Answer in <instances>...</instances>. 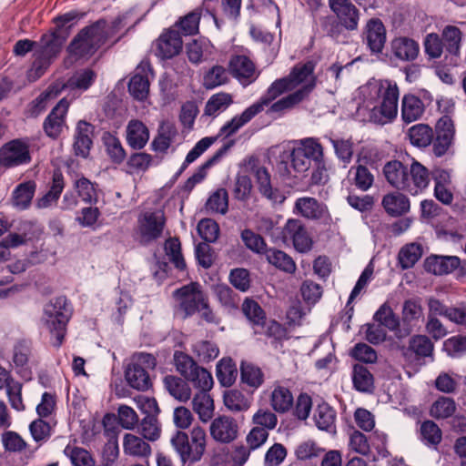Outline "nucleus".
Listing matches in <instances>:
<instances>
[{
	"label": "nucleus",
	"instance_id": "obj_1",
	"mask_svg": "<svg viewBox=\"0 0 466 466\" xmlns=\"http://www.w3.org/2000/svg\"><path fill=\"white\" fill-rule=\"evenodd\" d=\"M120 24L116 20L109 28L105 20H98L90 26L84 28L68 46V52L76 57H85L93 55L105 43Z\"/></svg>",
	"mask_w": 466,
	"mask_h": 466
},
{
	"label": "nucleus",
	"instance_id": "obj_2",
	"mask_svg": "<svg viewBox=\"0 0 466 466\" xmlns=\"http://www.w3.org/2000/svg\"><path fill=\"white\" fill-rule=\"evenodd\" d=\"M66 37L58 31L44 35L39 42H36L35 49V60L28 71V79L35 81L42 76L53 60L60 53Z\"/></svg>",
	"mask_w": 466,
	"mask_h": 466
},
{
	"label": "nucleus",
	"instance_id": "obj_3",
	"mask_svg": "<svg viewBox=\"0 0 466 466\" xmlns=\"http://www.w3.org/2000/svg\"><path fill=\"white\" fill-rule=\"evenodd\" d=\"M71 316V309L65 297H58L47 303L44 309V324L55 338L52 342L59 347L66 335V327Z\"/></svg>",
	"mask_w": 466,
	"mask_h": 466
},
{
	"label": "nucleus",
	"instance_id": "obj_4",
	"mask_svg": "<svg viewBox=\"0 0 466 466\" xmlns=\"http://www.w3.org/2000/svg\"><path fill=\"white\" fill-rule=\"evenodd\" d=\"M386 90L380 99L370 108V120L375 124L386 125L392 122L398 115L399 88L386 85Z\"/></svg>",
	"mask_w": 466,
	"mask_h": 466
},
{
	"label": "nucleus",
	"instance_id": "obj_5",
	"mask_svg": "<svg viewBox=\"0 0 466 466\" xmlns=\"http://www.w3.org/2000/svg\"><path fill=\"white\" fill-rule=\"evenodd\" d=\"M166 218L162 210L146 211L137 218L136 238L142 245H147L162 235Z\"/></svg>",
	"mask_w": 466,
	"mask_h": 466
},
{
	"label": "nucleus",
	"instance_id": "obj_6",
	"mask_svg": "<svg viewBox=\"0 0 466 466\" xmlns=\"http://www.w3.org/2000/svg\"><path fill=\"white\" fill-rule=\"evenodd\" d=\"M245 167L247 171L254 175L258 191L264 198L273 205H281L285 201V195L279 189L272 187L268 169L259 164L257 157H248L245 160Z\"/></svg>",
	"mask_w": 466,
	"mask_h": 466
},
{
	"label": "nucleus",
	"instance_id": "obj_7",
	"mask_svg": "<svg viewBox=\"0 0 466 466\" xmlns=\"http://www.w3.org/2000/svg\"><path fill=\"white\" fill-rule=\"evenodd\" d=\"M31 161L29 144L22 139H14L0 148V165L13 167Z\"/></svg>",
	"mask_w": 466,
	"mask_h": 466
},
{
	"label": "nucleus",
	"instance_id": "obj_8",
	"mask_svg": "<svg viewBox=\"0 0 466 466\" xmlns=\"http://www.w3.org/2000/svg\"><path fill=\"white\" fill-rule=\"evenodd\" d=\"M315 65L311 61L304 64L296 65L289 75L287 76L292 89L298 88L295 92H303L304 99H307L309 94L316 86V77L314 76Z\"/></svg>",
	"mask_w": 466,
	"mask_h": 466
},
{
	"label": "nucleus",
	"instance_id": "obj_9",
	"mask_svg": "<svg viewBox=\"0 0 466 466\" xmlns=\"http://www.w3.org/2000/svg\"><path fill=\"white\" fill-rule=\"evenodd\" d=\"M424 312L420 301L416 299H406L402 304L400 329L397 331L398 338L409 336L423 320Z\"/></svg>",
	"mask_w": 466,
	"mask_h": 466
},
{
	"label": "nucleus",
	"instance_id": "obj_10",
	"mask_svg": "<svg viewBox=\"0 0 466 466\" xmlns=\"http://www.w3.org/2000/svg\"><path fill=\"white\" fill-rule=\"evenodd\" d=\"M174 295L177 298L181 309L186 316H191L208 300L207 295L199 284L192 282L177 289Z\"/></svg>",
	"mask_w": 466,
	"mask_h": 466
},
{
	"label": "nucleus",
	"instance_id": "obj_11",
	"mask_svg": "<svg viewBox=\"0 0 466 466\" xmlns=\"http://www.w3.org/2000/svg\"><path fill=\"white\" fill-rule=\"evenodd\" d=\"M239 427L237 420L228 415H219L209 425L211 438L219 443L233 442L238 436Z\"/></svg>",
	"mask_w": 466,
	"mask_h": 466
},
{
	"label": "nucleus",
	"instance_id": "obj_12",
	"mask_svg": "<svg viewBox=\"0 0 466 466\" xmlns=\"http://www.w3.org/2000/svg\"><path fill=\"white\" fill-rule=\"evenodd\" d=\"M329 6L342 27L349 31L358 28L360 12L350 0H329Z\"/></svg>",
	"mask_w": 466,
	"mask_h": 466
},
{
	"label": "nucleus",
	"instance_id": "obj_13",
	"mask_svg": "<svg viewBox=\"0 0 466 466\" xmlns=\"http://www.w3.org/2000/svg\"><path fill=\"white\" fill-rule=\"evenodd\" d=\"M282 238L285 241L291 240L299 252L310 250L312 240L302 223L298 219H289L282 229Z\"/></svg>",
	"mask_w": 466,
	"mask_h": 466
},
{
	"label": "nucleus",
	"instance_id": "obj_14",
	"mask_svg": "<svg viewBox=\"0 0 466 466\" xmlns=\"http://www.w3.org/2000/svg\"><path fill=\"white\" fill-rule=\"evenodd\" d=\"M362 38L373 54H380L386 43V29L379 18L370 19L364 26Z\"/></svg>",
	"mask_w": 466,
	"mask_h": 466
},
{
	"label": "nucleus",
	"instance_id": "obj_15",
	"mask_svg": "<svg viewBox=\"0 0 466 466\" xmlns=\"http://www.w3.org/2000/svg\"><path fill=\"white\" fill-rule=\"evenodd\" d=\"M228 70L243 86L251 84L258 76L254 63L248 56L242 55H237L230 58Z\"/></svg>",
	"mask_w": 466,
	"mask_h": 466
},
{
	"label": "nucleus",
	"instance_id": "obj_16",
	"mask_svg": "<svg viewBox=\"0 0 466 466\" xmlns=\"http://www.w3.org/2000/svg\"><path fill=\"white\" fill-rule=\"evenodd\" d=\"M394 83L388 80H371L361 86L358 89L357 99L359 101V109L370 108L378 102L386 90V85H393Z\"/></svg>",
	"mask_w": 466,
	"mask_h": 466
},
{
	"label": "nucleus",
	"instance_id": "obj_17",
	"mask_svg": "<svg viewBox=\"0 0 466 466\" xmlns=\"http://www.w3.org/2000/svg\"><path fill=\"white\" fill-rule=\"evenodd\" d=\"M430 183L429 170L418 161H412L408 167V176H406L405 187L403 191L411 195L421 193Z\"/></svg>",
	"mask_w": 466,
	"mask_h": 466
},
{
	"label": "nucleus",
	"instance_id": "obj_18",
	"mask_svg": "<svg viewBox=\"0 0 466 466\" xmlns=\"http://www.w3.org/2000/svg\"><path fill=\"white\" fill-rule=\"evenodd\" d=\"M436 139L433 152L437 157L443 156L451 147L454 137L453 122L448 116H441L436 124Z\"/></svg>",
	"mask_w": 466,
	"mask_h": 466
},
{
	"label": "nucleus",
	"instance_id": "obj_19",
	"mask_svg": "<svg viewBox=\"0 0 466 466\" xmlns=\"http://www.w3.org/2000/svg\"><path fill=\"white\" fill-rule=\"evenodd\" d=\"M183 42L176 30L164 32L156 41V55L161 59H169L178 55L182 50Z\"/></svg>",
	"mask_w": 466,
	"mask_h": 466
},
{
	"label": "nucleus",
	"instance_id": "obj_20",
	"mask_svg": "<svg viewBox=\"0 0 466 466\" xmlns=\"http://www.w3.org/2000/svg\"><path fill=\"white\" fill-rule=\"evenodd\" d=\"M293 212L311 220L323 219L329 216L327 206L310 197L298 198Z\"/></svg>",
	"mask_w": 466,
	"mask_h": 466
},
{
	"label": "nucleus",
	"instance_id": "obj_21",
	"mask_svg": "<svg viewBox=\"0 0 466 466\" xmlns=\"http://www.w3.org/2000/svg\"><path fill=\"white\" fill-rule=\"evenodd\" d=\"M68 102L61 99L52 109L44 122V130L51 138H56L60 136L66 125L65 116L68 109Z\"/></svg>",
	"mask_w": 466,
	"mask_h": 466
},
{
	"label": "nucleus",
	"instance_id": "obj_22",
	"mask_svg": "<svg viewBox=\"0 0 466 466\" xmlns=\"http://www.w3.org/2000/svg\"><path fill=\"white\" fill-rule=\"evenodd\" d=\"M93 129V126L84 120H80L77 123L73 144V149L76 156L86 158L89 155L92 146L91 136Z\"/></svg>",
	"mask_w": 466,
	"mask_h": 466
},
{
	"label": "nucleus",
	"instance_id": "obj_23",
	"mask_svg": "<svg viewBox=\"0 0 466 466\" xmlns=\"http://www.w3.org/2000/svg\"><path fill=\"white\" fill-rule=\"evenodd\" d=\"M122 445L124 453L134 458H147L152 452L148 442L133 433L124 434Z\"/></svg>",
	"mask_w": 466,
	"mask_h": 466
},
{
	"label": "nucleus",
	"instance_id": "obj_24",
	"mask_svg": "<svg viewBox=\"0 0 466 466\" xmlns=\"http://www.w3.org/2000/svg\"><path fill=\"white\" fill-rule=\"evenodd\" d=\"M259 113L258 105H251L246 108L241 115L234 116L227 122L219 130L218 137H228L235 134L243 126L248 123L255 116Z\"/></svg>",
	"mask_w": 466,
	"mask_h": 466
},
{
	"label": "nucleus",
	"instance_id": "obj_25",
	"mask_svg": "<svg viewBox=\"0 0 466 466\" xmlns=\"http://www.w3.org/2000/svg\"><path fill=\"white\" fill-rule=\"evenodd\" d=\"M383 175L391 187L403 191L408 167L398 160L389 161L383 167Z\"/></svg>",
	"mask_w": 466,
	"mask_h": 466
},
{
	"label": "nucleus",
	"instance_id": "obj_26",
	"mask_svg": "<svg viewBox=\"0 0 466 466\" xmlns=\"http://www.w3.org/2000/svg\"><path fill=\"white\" fill-rule=\"evenodd\" d=\"M208 391L199 390L192 399V409L204 423L209 421L214 415V401Z\"/></svg>",
	"mask_w": 466,
	"mask_h": 466
},
{
	"label": "nucleus",
	"instance_id": "obj_27",
	"mask_svg": "<svg viewBox=\"0 0 466 466\" xmlns=\"http://www.w3.org/2000/svg\"><path fill=\"white\" fill-rule=\"evenodd\" d=\"M381 205L391 217H400L410 210L409 198L400 192H391L385 195Z\"/></svg>",
	"mask_w": 466,
	"mask_h": 466
},
{
	"label": "nucleus",
	"instance_id": "obj_28",
	"mask_svg": "<svg viewBox=\"0 0 466 466\" xmlns=\"http://www.w3.org/2000/svg\"><path fill=\"white\" fill-rule=\"evenodd\" d=\"M394 56L403 61H412L419 55V44L408 37H398L391 42Z\"/></svg>",
	"mask_w": 466,
	"mask_h": 466
},
{
	"label": "nucleus",
	"instance_id": "obj_29",
	"mask_svg": "<svg viewBox=\"0 0 466 466\" xmlns=\"http://www.w3.org/2000/svg\"><path fill=\"white\" fill-rule=\"evenodd\" d=\"M163 384L168 393L176 400L181 402H187L190 400L191 389L183 379L174 375H167L163 379Z\"/></svg>",
	"mask_w": 466,
	"mask_h": 466
},
{
	"label": "nucleus",
	"instance_id": "obj_30",
	"mask_svg": "<svg viewBox=\"0 0 466 466\" xmlns=\"http://www.w3.org/2000/svg\"><path fill=\"white\" fill-rule=\"evenodd\" d=\"M241 1L242 0H204L202 8L214 18L218 25L215 6L220 5L226 16L236 19L239 15Z\"/></svg>",
	"mask_w": 466,
	"mask_h": 466
},
{
	"label": "nucleus",
	"instance_id": "obj_31",
	"mask_svg": "<svg viewBox=\"0 0 466 466\" xmlns=\"http://www.w3.org/2000/svg\"><path fill=\"white\" fill-rule=\"evenodd\" d=\"M424 112L423 102L411 94L404 95L401 100V117L406 123H411L420 118Z\"/></svg>",
	"mask_w": 466,
	"mask_h": 466
},
{
	"label": "nucleus",
	"instance_id": "obj_32",
	"mask_svg": "<svg viewBox=\"0 0 466 466\" xmlns=\"http://www.w3.org/2000/svg\"><path fill=\"white\" fill-rule=\"evenodd\" d=\"M127 139L131 147L143 148L149 139L147 127L139 120H131L127 127Z\"/></svg>",
	"mask_w": 466,
	"mask_h": 466
},
{
	"label": "nucleus",
	"instance_id": "obj_33",
	"mask_svg": "<svg viewBox=\"0 0 466 466\" xmlns=\"http://www.w3.org/2000/svg\"><path fill=\"white\" fill-rule=\"evenodd\" d=\"M460 264L457 257L432 256L426 259L425 268L435 275L448 274Z\"/></svg>",
	"mask_w": 466,
	"mask_h": 466
},
{
	"label": "nucleus",
	"instance_id": "obj_34",
	"mask_svg": "<svg viewBox=\"0 0 466 466\" xmlns=\"http://www.w3.org/2000/svg\"><path fill=\"white\" fill-rule=\"evenodd\" d=\"M177 135L175 125L171 122H162L158 127L157 136L153 141L156 151L166 152L174 142Z\"/></svg>",
	"mask_w": 466,
	"mask_h": 466
},
{
	"label": "nucleus",
	"instance_id": "obj_35",
	"mask_svg": "<svg viewBox=\"0 0 466 466\" xmlns=\"http://www.w3.org/2000/svg\"><path fill=\"white\" fill-rule=\"evenodd\" d=\"M294 402L293 395L288 388L277 386L270 394V405L279 413H285L290 410Z\"/></svg>",
	"mask_w": 466,
	"mask_h": 466
},
{
	"label": "nucleus",
	"instance_id": "obj_36",
	"mask_svg": "<svg viewBox=\"0 0 466 466\" xmlns=\"http://www.w3.org/2000/svg\"><path fill=\"white\" fill-rule=\"evenodd\" d=\"M64 186L63 175L59 171L54 172L52 186L46 195L37 199L36 207L38 208H47L56 203L64 189Z\"/></svg>",
	"mask_w": 466,
	"mask_h": 466
},
{
	"label": "nucleus",
	"instance_id": "obj_37",
	"mask_svg": "<svg viewBox=\"0 0 466 466\" xmlns=\"http://www.w3.org/2000/svg\"><path fill=\"white\" fill-rule=\"evenodd\" d=\"M292 86H290L287 76L283 78L277 79L274 81L267 90V93L260 97L258 101L254 103L253 105L259 106V113L264 109L265 106H268L274 99L282 95L285 92L291 91Z\"/></svg>",
	"mask_w": 466,
	"mask_h": 466
},
{
	"label": "nucleus",
	"instance_id": "obj_38",
	"mask_svg": "<svg viewBox=\"0 0 466 466\" xmlns=\"http://www.w3.org/2000/svg\"><path fill=\"white\" fill-rule=\"evenodd\" d=\"M35 187L34 181L19 184L13 192V205L18 209H26L34 198Z\"/></svg>",
	"mask_w": 466,
	"mask_h": 466
},
{
	"label": "nucleus",
	"instance_id": "obj_39",
	"mask_svg": "<svg viewBox=\"0 0 466 466\" xmlns=\"http://www.w3.org/2000/svg\"><path fill=\"white\" fill-rule=\"evenodd\" d=\"M313 419L319 430L331 431L334 429L336 411L329 404L321 403L316 407Z\"/></svg>",
	"mask_w": 466,
	"mask_h": 466
},
{
	"label": "nucleus",
	"instance_id": "obj_40",
	"mask_svg": "<svg viewBox=\"0 0 466 466\" xmlns=\"http://www.w3.org/2000/svg\"><path fill=\"white\" fill-rule=\"evenodd\" d=\"M189 444L191 448V456L193 461H198L202 458L207 446V433L206 431L196 425L190 431Z\"/></svg>",
	"mask_w": 466,
	"mask_h": 466
},
{
	"label": "nucleus",
	"instance_id": "obj_41",
	"mask_svg": "<svg viewBox=\"0 0 466 466\" xmlns=\"http://www.w3.org/2000/svg\"><path fill=\"white\" fill-rule=\"evenodd\" d=\"M126 379L128 384L138 390H147L150 387L148 372L138 365L130 364L126 370Z\"/></svg>",
	"mask_w": 466,
	"mask_h": 466
},
{
	"label": "nucleus",
	"instance_id": "obj_42",
	"mask_svg": "<svg viewBox=\"0 0 466 466\" xmlns=\"http://www.w3.org/2000/svg\"><path fill=\"white\" fill-rule=\"evenodd\" d=\"M304 100L303 92H293L273 103L268 109V114H276L280 116Z\"/></svg>",
	"mask_w": 466,
	"mask_h": 466
},
{
	"label": "nucleus",
	"instance_id": "obj_43",
	"mask_svg": "<svg viewBox=\"0 0 466 466\" xmlns=\"http://www.w3.org/2000/svg\"><path fill=\"white\" fill-rule=\"evenodd\" d=\"M185 380L191 382L193 387L198 389V391L210 390L214 384L211 373L198 364Z\"/></svg>",
	"mask_w": 466,
	"mask_h": 466
},
{
	"label": "nucleus",
	"instance_id": "obj_44",
	"mask_svg": "<svg viewBox=\"0 0 466 466\" xmlns=\"http://www.w3.org/2000/svg\"><path fill=\"white\" fill-rule=\"evenodd\" d=\"M374 319L381 326L389 329L390 330L397 331L400 329V319L396 316L393 309L388 303H383L374 314Z\"/></svg>",
	"mask_w": 466,
	"mask_h": 466
},
{
	"label": "nucleus",
	"instance_id": "obj_45",
	"mask_svg": "<svg viewBox=\"0 0 466 466\" xmlns=\"http://www.w3.org/2000/svg\"><path fill=\"white\" fill-rule=\"evenodd\" d=\"M352 380L355 389L359 391L370 392L373 389V376L363 365H354Z\"/></svg>",
	"mask_w": 466,
	"mask_h": 466
},
{
	"label": "nucleus",
	"instance_id": "obj_46",
	"mask_svg": "<svg viewBox=\"0 0 466 466\" xmlns=\"http://www.w3.org/2000/svg\"><path fill=\"white\" fill-rule=\"evenodd\" d=\"M441 41L446 51L458 55L461 41V32L455 25H446L441 32Z\"/></svg>",
	"mask_w": 466,
	"mask_h": 466
},
{
	"label": "nucleus",
	"instance_id": "obj_47",
	"mask_svg": "<svg viewBox=\"0 0 466 466\" xmlns=\"http://www.w3.org/2000/svg\"><path fill=\"white\" fill-rule=\"evenodd\" d=\"M266 254L267 260L268 263L274 265L279 269L293 273L296 270V264L288 254L278 249H268Z\"/></svg>",
	"mask_w": 466,
	"mask_h": 466
},
{
	"label": "nucleus",
	"instance_id": "obj_48",
	"mask_svg": "<svg viewBox=\"0 0 466 466\" xmlns=\"http://www.w3.org/2000/svg\"><path fill=\"white\" fill-rule=\"evenodd\" d=\"M128 91L135 99L139 101L145 100L149 93V81L147 77L141 73H136L129 80Z\"/></svg>",
	"mask_w": 466,
	"mask_h": 466
},
{
	"label": "nucleus",
	"instance_id": "obj_49",
	"mask_svg": "<svg viewBox=\"0 0 466 466\" xmlns=\"http://www.w3.org/2000/svg\"><path fill=\"white\" fill-rule=\"evenodd\" d=\"M233 103L232 96L228 93L220 92L210 96L205 106V114L208 116L217 115L225 111Z\"/></svg>",
	"mask_w": 466,
	"mask_h": 466
},
{
	"label": "nucleus",
	"instance_id": "obj_50",
	"mask_svg": "<svg viewBox=\"0 0 466 466\" xmlns=\"http://www.w3.org/2000/svg\"><path fill=\"white\" fill-rule=\"evenodd\" d=\"M408 136L412 145L425 147L431 144L433 134L429 126L418 124L409 129Z\"/></svg>",
	"mask_w": 466,
	"mask_h": 466
},
{
	"label": "nucleus",
	"instance_id": "obj_51",
	"mask_svg": "<svg viewBox=\"0 0 466 466\" xmlns=\"http://www.w3.org/2000/svg\"><path fill=\"white\" fill-rule=\"evenodd\" d=\"M139 432L147 441H156L161 435V424L157 416H146L138 426Z\"/></svg>",
	"mask_w": 466,
	"mask_h": 466
},
{
	"label": "nucleus",
	"instance_id": "obj_52",
	"mask_svg": "<svg viewBox=\"0 0 466 466\" xmlns=\"http://www.w3.org/2000/svg\"><path fill=\"white\" fill-rule=\"evenodd\" d=\"M456 410L455 401L450 397H440L431 405V416L440 420L446 419L454 414Z\"/></svg>",
	"mask_w": 466,
	"mask_h": 466
},
{
	"label": "nucleus",
	"instance_id": "obj_53",
	"mask_svg": "<svg viewBox=\"0 0 466 466\" xmlns=\"http://www.w3.org/2000/svg\"><path fill=\"white\" fill-rule=\"evenodd\" d=\"M228 80L226 68L222 66L215 65L204 74L203 86L207 89H213L226 84Z\"/></svg>",
	"mask_w": 466,
	"mask_h": 466
},
{
	"label": "nucleus",
	"instance_id": "obj_54",
	"mask_svg": "<svg viewBox=\"0 0 466 466\" xmlns=\"http://www.w3.org/2000/svg\"><path fill=\"white\" fill-rule=\"evenodd\" d=\"M237 368L231 359H222L217 365V376L219 382L226 387L231 386L237 378Z\"/></svg>",
	"mask_w": 466,
	"mask_h": 466
},
{
	"label": "nucleus",
	"instance_id": "obj_55",
	"mask_svg": "<svg viewBox=\"0 0 466 466\" xmlns=\"http://www.w3.org/2000/svg\"><path fill=\"white\" fill-rule=\"evenodd\" d=\"M64 453L68 457L74 466H95L96 461L92 455L85 449L67 445Z\"/></svg>",
	"mask_w": 466,
	"mask_h": 466
},
{
	"label": "nucleus",
	"instance_id": "obj_56",
	"mask_svg": "<svg viewBox=\"0 0 466 466\" xmlns=\"http://www.w3.org/2000/svg\"><path fill=\"white\" fill-rule=\"evenodd\" d=\"M171 444L184 463L187 461L194 462L191 456L189 438L186 432L177 431L171 438Z\"/></svg>",
	"mask_w": 466,
	"mask_h": 466
},
{
	"label": "nucleus",
	"instance_id": "obj_57",
	"mask_svg": "<svg viewBox=\"0 0 466 466\" xmlns=\"http://www.w3.org/2000/svg\"><path fill=\"white\" fill-rule=\"evenodd\" d=\"M192 351L199 361L209 362L215 360L219 353L218 346L209 340H198L192 345Z\"/></svg>",
	"mask_w": 466,
	"mask_h": 466
},
{
	"label": "nucleus",
	"instance_id": "obj_58",
	"mask_svg": "<svg viewBox=\"0 0 466 466\" xmlns=\"http://www.w3.org/2000/svg\"><path fill=\"white\" fill-rule=\"evenodd\" d=\"M241 380L250 387L258 388L263 382V373L252 363L242 361L240 365Z\"/></svg>",
	"mask_w": 466,
	"mask_h": 466
},
{
	"label": "nucleus",
	"instance_id": "obj_59",
	"mask_svg": "<svg viewBox=\"0 0 466 466\" xmlns=\"http://www.w3.org/2000/svg\"><path fill=\"white\" fill-rule=\"evenodd\" d=\"M224 404L233 412L245 411L249 408L248 399L237 390H230L224 394Z\"/></svg>",
	"mask_w": 466,
	"mask_h": 466
},
{
	"label": "nucleus",
	"instance_id": "obj_60",
	"mask_svg": "<svg viewBox=\"0 0 466 466\" xmlns=\"http://www.w3.org/2000/svg\"><path fill=\"white\" fill-rule=\"evenodd\" d=\"M206 208L210 212L226 214L228 208V195L225 188H218L208 199Z\"/></svg>",
	"mask_w": 466,
	"mask_h": 466
},
{
	"label": "nucleus",
	"instance_id": "obj_61",
	"mask_svg": "<svg viewBox=\"0 0 466 466\" xmlns=\"http://www.w3.org/2000/svg\"><path fill=\"white\" fill-rule=\"evenodd\" d=\"M350 174L353 175L354 185L362 191L370 189L373 184L374 177L368 167L359 165L350 169Z\"/></svg>",
	"mask_w": 466,
	"mask_h": 466
},
{
	"label": "nucleus",
	"instance_id": "obj_62",
	"mask_svg": "<svg viewBox=\"0 0 466 466\" xmlns=\"http://www.w3.org/2000/svg\"><path fill=\"white\" fill-rule=\"evenodd\" d=\"M242 311L247 319L254 325L264 324L266 319L265 312L254 299H246L242 304Z\"/></svg>",
	"mask_w": 466,
	"mask_h": 466
},
{
	"label": "nucleus",
	"instance_id": "obj_63",
	"mask_svg": "<svg viewBox=\"0 0 466 466\" xmlns=\"http://www.w3.org/2000/svg\"><path fill=\"white\" fill-rule=\"evenodd\" d=\"M421 247L411 243L403 247L399 253V260L403 268H411L421 257Z\"/></svg>",
	"mask_w": 466,
	"mask_h": 466
},
{
	"label": "nucleus",
	"instance_id": "obj_64",
	"mask_svg": "<svg viewBox=\"0 0 466 466\" xmlns=\"http://www.w3.org/2000/svg\"><path fill=\"white\" fill-rule=\"evenodd\" d=\"M241 239L245 246L253 252L265 254L268 250L263 238L250 229H244L241 232Z\"/></svg>",
	"mask_w": 466,
	"mask_h": 466
}]
</instances>
